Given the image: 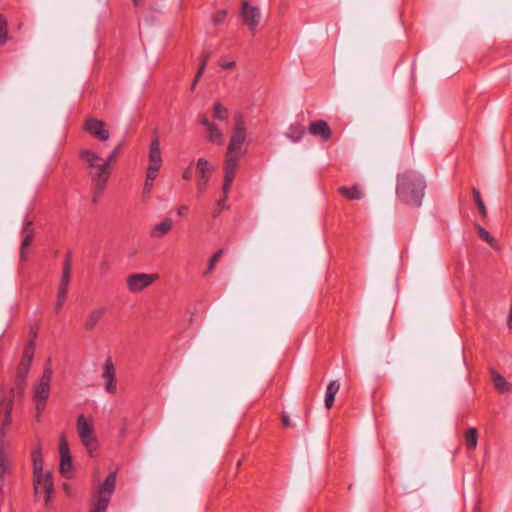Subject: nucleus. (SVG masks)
Instances as JSON below:
<instances>
[{
	"label": "nucleus",
	"instance_id": "nucleus-14",
	"mask_svg": "<svg viewBox=\"0 0 512 512\" xmlns=\"http://www.w3.org/2000/svg\"><path fill=\"white\" fill-rule=\"evenodd\" d=\"M199 123L206 127L208 131L207 139L209 142L214 144H222L223 142V133L217 127L216 124L209 121L208 117L205 114H200L198 117Z\"/></svg>",
	"mask_w": 512,
	"mask_h": 512
},
{
	"label": "nucleus",
	"instance_id": "nucleus-15",
	"mask_svg": "<svg viewBox=\"0 0 512 512\" xmlns=\"http://www.w3.org/2000/svg\"><path fill=\"white\" fill-rule=\"evenodd\" d=\"M107 310L108 309L105 306L97 307L91 310L84 320L83 328L89 332L93 331L101 319L105 316Z\"/></svg>",
	"mask_w": 512,
	"mask_h": 512
},
{
	"label": "nucleus",
	"instance_id": "nucleus-28",
	"mask_svg": "<svg viewBox=\"0 0 512 512\" xmlns=\"http://www.w3.org/2000/svg\"><path fill=\"white\" fill-rule=\"evenodd\" d=\"M305 132L306 130L302 125L294 124L289 127L287 136L293 142H298L303 137Z\"/></svg>",
	"mask_w": 512,
	"mask_h": 512
},
{
	"label": "nucleus",
	"instance_id": "nucleus-8",
	"mask_svg": "<svg viewBox=\"0 0 512 512\" xmlns=\"http://www.w3.org/2000/svg\"><path fill=\"white\" fill-rule=\"evenodd\" d=\"M157 278L156 274L134 273L127 277V288L132 293H138L150 286Z\"/></svg>",
	"mask_w": 512,
	"mask_h": 512
},
{
	"label": "nucleus",
	"instance_id": "nucleus-25",
	"mask_svg": "<svg viewBox=\"0 0 512 512\" xmlns=\"http://www.w3.org/2000/svg\"><path fill=\"white\" fill-rule=\"evenodd\" d=\"M478 443V432L476 428H469L465 433V445L468 450H475Z\"/></svg>",
	"mask_w": 512,
	"mask_h": 512
},
{
	"label": "nucleus",
	"instance_id": "nucleus-19",
	"mask_svg": "<svg viewBox=\"0 0 512 512\" xmlns=\"http://www.w3.org/2000/svg\"><path fill=\"white\" fill-rule=\"evenodd\" d=\"M215 167L205 158H199L196 162V179L210 181Z\"/></svg>",
	"mask_w": 512,
	"mask_h": 512
},
{
	"label": "nucleus",
	"instance_id": "nucleus-21",
	"mask_svg": "<svg viewBox=\"0 0 512 512\" xmlns=\"http://www.w3.org/2000/svg\"><path fill=\"white\" fill-rule=\"evenodd\" d=\"M491 376L495 388L500 393H506L511 391L512 385L508 381H506L505 378L500 373H498L495 370H491Z\"/></svg>",
	"mask_w": 512,
	"mask_h": 512
},
{
	"label": "nucleus",
	"instance_id": "nucleus-35",
	"mask_svg": "<svg viewBox=\"0 0 512 512\" xmlns=\"http://www.w3.org/2000/svg\"><path fill=\"white\" fill-rule=\"evenodd\" d=\"M209 57H210V53L209 52H205L202 54L201 56V63H200V67L197 71V74L194 78V81H193V84H192V88H194L197 84V82L199 81V79L201 78L202 74L204 73V70H205V67L207 65V62L209 60Z\"/></svg>",
	"mask_w": 512,
	"mask_h": 512
},
{
	"label": "nucleus",
	"instance_id": "nucleus-18",
	"mask_svg": "<svg viewBox=\"0 0 512 512\" xmlns=\"http://www.w3.org/2000/svg\"><path fill=\"white\" fill-rule=\"evenodd\" d=\"M149 166H162V154L160 149V141L158 137H154L151 140L150 147H149Z\"/></svg>",
	"mask_w": 512,
	"mask_h": 512
},
{
	"label": "nucleus",
	"instance_id": "nucleus-33",
	"mask_svg": "<svg viewBox=\"0 0 512 512\" xmlns=\"http://www.w3.org/2000/svg\"><path fill=\"white\" fill-rule=\"evenodd\" d=\"M472 194H473V198H474V201H475V204L480 212V214L483 216V217H486L487 216V209H486V206L482 200V197H481V194L479 192V190H477L476 188H473L472 189Z\"/></svg>",
	"mask_w": 512,
	"mask_h": 512
},
{
	"label": "nucleus",
	"instance_id": "nucleus-38",
	"mask_svg": "<svg viewBox=\"0 0 512 512\" xmlns=\"http://www.w3.org/2000/svg\"><path fill=\"white\" fill-rule=\"evenodd\" d=\"M226 16H227V11L222 9V10H219L217 11L213 17H212V21L215 25H219L221 23H223L226 19Z\"/></svg>",
	"mask_w": 512,
	"mask_h": 512
},
{
	"label": "nucleus",
	"instance_id": "nucleus-45",
	"mask_svg": "<svg viewBox=\"0 0 512 512\" xmlns=\"http://www.w3.org/2000/svg\"><path fill=\"white\" fill-rule=\"evenodd\" d=\"M182 178L186 181L191 180V178H192L191 165L187 169H185V171L182 174Z\"/></svg>",
	"mask_w": 512,
	"mask_h": 512
},
{
	"label": "nucleus",
	"instance_id": "nucleus-32",
	"mask_svg": "<svg viewBox=\"0 0 512 512\" xmlns=\"http://www.w3.org/2000/svg\"><path fill=\"white\" fill-rule=\"evenodd\" d=\"M479 237L487 242L492 248L497 247V241L493 238L490 233L485 230L482 226L476 225Z\"/></svg>",
	"mask_w": 512,
	"mask_h": 512
},
{
	"label": "nucleus",
	"instance_id": "nucleus-4",
	"mask_svg": "<svg viewBox=\"0 0 512 512\" xmlns=\"http://www.w3.org/2000/svg\"><path fill=\"white\" fill-rule=\"evenodd\" d=\"M116 477V472L112 471L107 475L103 483L94 488L91 496V512H106L116 487Z\"/></svg>",
	"mask_w": 512,
	"mask_h": 512
},
{
	"label": "nucleus",
	"instance_id": "nucleus-6",
	"mask_svg": "<svg viewBox=\"0 0 512 512\" xmlns=\"http://www.w3.org/2000/svg\"><path fill=\"white\" fill-rule=\"evenodd\" d=\"M76 427L82 444L87 449L89 455L93 456L94 452L97 451L98 441L94 435L92 424L81 414L77 418Z\"/></svg>",
	"mask_w": 512,
	"mask_h": 512
},
{
	"label": "nucleus",
	"instance_id": "nucleus-37",
	"mask_svg": "<svg viewBox=\"0 0 512 512\" xmlns=\"http://www.w3.org/2000/svg\"><path fill=\"white\" fill-rule=\"evenodd\" d=\"M223 253H224V250L223 249H219L218 251H216L211 256V258L209 259V262H208L207 270L204 272V275H208L209 273L212 272V270L214 269V267L218 263L220 257L223 255Z\"/></svg>",
	"mask_w": 512,
	"mask_h": 512
},
{
	"label": "nucleus",
	"instance_id": "nucleus-43",
	"mask_svg": "<svg viewBox=\"0 0 512 512\" xmlns=\"http://www.w3.org/2000/svg\"><path fill=\"white\" fill-rule=\"evenodd\" d=\"M208 183V180L196 179L197 190L200 194H202L206 190Z\"/></svg>",
	"mask_w": 512,
	"mask_h": 512
},
{
	"label": "nucleus",
	"instance_id": "nucleus-11",
	"mask_svg": "<svg viewBox=\"0 0 512 512\" xmlns=\"http://www.w3.org/2000/svg\"><path fill=\"white\" fill-rule=\"evenodd\" d=\"M241 17L249 29L254 31L260 22V10L257 6L250 5L248 1H243Z\"/></svg>",
	"mask_w": 512,
	"mask_h": 512
},
{
	"label": "nucleus",
	"instance_id": "nucleus-49",
	"mask_svg": "<svg viewBox=\"0 0 512 512\" xmlns=\"http://www.w3.org/2000/svg\"><path fill=\"white\" fill-rule=\"evenodd\" d=\"M234 66V62H225L221 64L223 69H231Z\"/></svg>",
	"mask_w": 512,
	"mask_h": 512
},
{
	"label": "nucleus",
	"instance_id": "nucleus-29",
	"mask_svg": "<svg viewBox=\"0 0 512 512\" xmlns=\"http://www.w3.org/2000/svg\"><path fill=\"white\" fill-rule=\"evenodd\" d=\"M222 191H223V197L217 202V205L212 210L213 218H217L224 209L228 208V206L225 205V202L228 198L230 188L227 190V192H225L224 186H223Z\"/></svg>",
	"mask_w": 512,
	"mask_h": 512
},
{
	"label": "nucleus",
	"instance_id": "nucleus-42",
	"mask_svg": "<svg viewBox=\"0 0 512 512\" xmlns=\"http://www.w3.org/2000/svg\"><path fill=\"white\" fill-rule=\"evenodd\" d=\"M119 151H120V145L116 146L112 150V152L108 155V157L105 159L109 165L116 160V158L118 157Z\"/></svg>",
	"mask_w": 512,
	"mask_h": 512
},
{
	"label": "nucleus",
	"instance_id": "nucleus-24",
	"mask_svg": "<svg viewBox=\"0 0 512 512\" xmlns=\"http://www.w3.org/2000/svg\"><path fill=\"white\" fill-rule=\"evenodd\" d=\"M339 193L349 200H359L363 197V193L357 185L352 187H340Z\"/></svg>",
	"mask_w": 512,
	"mask_h": 512
},
{
	"label": "nucleus",
	"instance_id": "nucleus-22",
	"mask_svg": "<svg viewBox=\"0 0 512 512\" xmlns=\"http://www.w3.org/2000/svg\"><path fill=\"white\" fill-rule=\"evenodd\" d=\"M31 458L33 463V475L43 473V459L40 443H38L32 451Z\"/></svg>",
	"mask_w": 512,
	"mask_h": 512
},
{
	"label": "nucleus",
	"instance_id": "nucleus-16",
	"mask_svg": "<svg viewBox=\"0 0 512 512\" xmlns=\"http://www.w3.org/2000/svg\"><path fill=\"white\" fill-rule=\"evenodd\" d=\"M310 134L319 136L322 141H328L332 136V131L328 123L324 120H317L311 122L309 126Z\"/></svg>",
	"mask_w": 512,
	"mask_h": 512
},
{
	"label": "nucleus",
	"instance_id": "nucleus-41",
	"mask_svg": "<svg viewBox=\"0 0 512 512\" xmlns=\"http://www.w3.org/2000/svg\"><path fill=\"white\" fill-rule=\"evenodd\" d=\"M66 298H67V296L57 294V300H56V304L54 307L55 313H59L61 311V309L63 308V305L66 301Z\"/></svg>",
	"mask_w": 512,
	"mask_h": 512
},
{
	"label": "nucleus",
	"instance_id": "nucleus-44",
	"mask_svg": "<svg viewBox=\"0 0 512 512\" xmlns=\"http://www.w3.org/2000/svg\"><path fill=\"white\" fill-rule=\"evenodd\" d=\"M188 206L187 205H181L177 208V214L180 216V217H184L186 216V213L188 211Z\"/></svg>",
	"mask_w": 512,
	"mask_h": 512
},
{
	"label": "nucleus",
	"instance_id": "nucleus-50",
	"mask_svg": "<svg viewBox=\"0 0 512 512\" xmlns=\"http://www.w3.org/2000/svg\"><path fill=\"white\" fill-rule=\"evenodd\" d=\"M132 1L134 2L135 5H138L141 2V0H132Z\"/></svg>",
	"mask_w": 512,
	"mask_h": 512
},
{
	"label": "nucleus",
	"instance_id": "nucleus-12",
	"mask_svg": "<svg viewBox=\"0 0 512 512\" xmlns=\"http://www.w3.org/2000/svg\"><path fill=\"white\" fill-rule=\"evenodd\" d=\"M14 390H10L9 397L0 400V433L4 435L5 429L11 423V411L13 404Z\"/></svg>",
	"mask_w": 512,
	"mask_h": 512
},
{
	"label": "nucleus",
	"instance_id": "nucleus-17",
	"mask_svg": "<svg viewBox=\"0 0 512 512\" xmlns=\"http://www.w3.org/2000/svg\"><path fill=\"white\" fill-rule=\"evenodd\" d=\"M22 243L20 247V258L21 260H25L27 257L26 249L31 245L34 238V229L32 227V222L27 221L22 229Z\"/></svg>",
	"mask_w": 512,
	"mask_h": 512
},
{
	"label": "nucleus",
	"instance_id": "nucleus-23",
	"mask_svg": "<svg viewBox=\"0 0 512 512\" xmlns=\"http://www.w3.org/2000/svg\"><path fill=\"white\" fill-rule=\"evenodd\" d=\"M339 388L340 384L336 380H333L328 384L325 394V407L327 409L332 408L334 404L335 395L339 391Z\"/></svg>",
	"mask_w": 512,
	"mask_h": 512
},
{
	"label": "nucleus",
	"instance_id": "nucleus-48",
	"mask_svg": "<svg viewBox=\"0 0 512 512\" xmlns=\"http://www.w3.org/2000/svg\"><path fill=\"white\" fill-rule=\"evenodd\" d=\"M281 420H282V423H283V425L285 427H290L291 426V420H290L288 415H282Z\"/></svg>",
	"mask_w": 512,
	"mask_h": 512
},
{
	"label": "nucleus",
	"instance_id": "nucleus-39",
	"mask_svg": "<svg viewBox=\"0 0 512 512\" xmlns=\"http://www.w3.org/2000/svg\"><path fill=\"white\" fill-rule=\"evenodd\" d=\"M161 167H157V166H149L147 167V173H146V179H148V181H153L156 179L157 177V174L159 172Z\"/></svg>",
	"mask_w": 512,
	"mask_h": 512
},
{
	"label": "nucleus",
	"instance_id": "nucleus-7",
	"mask_svg": "<svg viewBox=\"0 0 512 512\" xmlns=\"http://www.w3.org/2000/svg\"><path fill=\"white\" fill-rule=\"evenodd\" d=\"M35 494L44 493V502L47 505L54 489L52 475L50 472L33 475Z\"/></svg>",
	"mask_w": 512,
	"mask_h": 512
},
{
	"label": "nucleus",
	"instance_id": "nucleus-27",
	"mask_svg": "<svg viewBox=\"0 0 512 512\" xmlns=\"http://www.w3.org/2000/svg\"><path fill=\"white\" fill-rule=\"evenodd\" d=\"M30 366L19 363L17 368V385L21 391L24 389L25 381L28 376Z\"/></svg>",
	"mask_w": 512,
	"mask_h": 512
},
{
	"label": "nucleus",
	"instance_id": "nucleus-26",
	"mask_svg": "<svg viewBox=\"0 0 512 512\" xmlns=\"http://www.w3.org/2000/svg\"><path fill=\"white\" fill-rule=\"evenodd\" d=\"M35 347L33 344V340H28L26 343L22 358L20 360L21 364H27L28 366H31L33 357H34Z\"/></svg>",
	"mask_w": 512,
	"mask_h": 512
},
{
	"label": "nucleus",
	"instance_id": "nucleus-34",
	"mask_svg": "<svg viewBox=\"0 0 512 512\" xmlns=\"http://www.w3.org/2000/svg\"><path fill=\"white\" fill-rule=\"evenodd\" d=\"M11 471L10 458L3 452L0 451V475L5 476Z\"/></svg>",
	"mask_w": 512,
	"mask_h": 512
},
{
	"label": "nucleus",
	"instance_id": "nucleus-46",
	"mask_svg": "<svg viewBox=\"0 0 512 512\" xmlns=\"http://www.w3.org/2000/svg\"><path fill=\"white\" fill-rule=\"evenodd\" d=\"M153 181H148V179H145L144 183V193H149L152 189Z\"/></svg>",
	"mask_w": 512,
	"mask_h": 512
},
{
	"label": "nucleus",
	"instance_id": "nucleus-30",
	"mask_svg": "<svg viewBox=\"0 0 512 512\" xmlns=\"http://www.w3.org/2000/svg\"><path fill=\"white\" fill-rule=\"evenodd\" d=\"M213 118L220 121H226L228 119V110L221 103H215L213 107Z\"/></svg>",
	"mask_w": 512,
	"mask_h": 512
},
{
	"label": "nucleus",
	"instance_id": "nucleus-13",
	"mask_svg": "<svg viewBox=\"0 0 512 512\" xmlns=\"http://www.w3.org/2000/svg\"><path fill=\"white\" fill-rule=\"evenodd\" d=\"M59 453H60V472L64 476H68V474L72 471V457L69 450V445L65 436L60 438L59 444Z\"/></svg>",
	"mask_w": 512,
	"mask_h": 512
},
{
	"label": "nucleus",
	"instance_id": "nucleus-2",
	"mask_svg": "<svg viewBox=\"0 0 512 512\" xmlns=\"http://www.w3.org/2000/svg\"><path fill=\"white\" fill-rule=\"evenodd\" d=\"M425 188L424 178L415 171L406 170L397 176L396 195L406 205L421 206Z\"/></svg>",
	"mask_w": 512,
	"mask_h": 512
},
{
	"label": "nucleus",
	"instance_id": "nucleus-9",
	"mask_svg": "<svg viewBox=\"0 0 512 512\" xmlns=\"http://www.w3.org/2000/svg\"><path fill=\"white\" fill-rule=\"evenodd\" d=\"M83 128L87 133L100 141H106L110 137L109 131L105 128V123L101 120L88 118Z\"/></svg>",
	"mask_w": 512,
	"mask_h": 512
},
{
	"label": "nucleus",
	"instance_id": "nucleus-36",
	"mask_svg": "<svg viewBox=\"0 0 512 512\" xmlns=\"http://www.w3.org/2000/svg\"><path fill=\"white\" fill-rule=\"evenodd\" d=\"M71 274L62 273L58 288V294L67 296Z\"/></svg>",
	"mask_w": 512,
	"mask_h": 512
},
{
	"label": "nucleus",
	"instance_id": "nucleus-10",
	"mask_svg": "<svg viewBox=\"0 0 512 512\" xmlns=\"http://www.w3.org/2000/svg\"><path fill=\"white\" fill-rule=\"evenodd\" d=\"M102 379L105 384L106 392L109 394H114L117 391L116 369L111 357H108L104 362Z\"/></svg>",
	"mask_w": 512,
	"mask_h": 512
},
{
	"label": "nucleus",
	"instance_id": "nucleus-20",
	"mask_svg": "<svg viewBox=\"0 0 512 512\" xmlns=\"http://www.w3.org/2000/svg\"><path fill=\"white\" fill-rule=\"evenodd\" d=\"M173 228L172 219L166 217L160 223L153 226L150 231V237L153 239H160L166 236Z\"/></svg>",
	"mask_w": 512,
	"mask_h": 512
},
{
	"label": "nucleus",
	"instance_id": "nucleus-3",
	"mask_svg": "<svg viewBox=\"0 0 512 512\" xmlns=\"http://www.w3.org/2000/svg\"><path fill=\"white\" fill-rule=\"evenodd\" d=\"M79 155L85 163L88 177L95 186L93 201L97 202L110 178L111 167L104 158L91 149H81Z\"/></svg>",
	"mask_w": 512,
	"mask_h": 512
},
{
	"label": "nucleus",
	"instance_id": "nucleus-47",
	"mask_svg": "<svg viewBox=\"0 0 512 512\" xmlns=\"http://www.w3.org/2000/svg\"><path fill=\"white\" fill-rule=\"evenodd\" d=\"M31 338L29 340H33V344L35 345V340L37 338L38 329L36 327H32L30 330Z\"/></svg>",
	"mask_w": 512,
	"mask_h": 512
},
{
	"label": "nucleus",
	"instance_id": "nucleus-1",
	"mask_svg": "<svg viewBox=\"0 0 512 512\" xmlns=\"http://www.w3.org/2000/svg\"><path fill=\"white\" fill-rule=\"evenodd\" d=\"M246 138V124L242 116H237L224 161V190L227 192L234 181Z\"/></svg>",
	"mask_w": 512,
	"mask_h": 512
},
{
	"label": "nucleus",
	"instance_id": "nucleus-5",
	"mask_svg": "<svg viewBox=\"0 0 512 512\" xmlns=\"http://www.w3.org/2000/svg\"><path fill=\"white\" fill-rule=\"evenodd\" d=\"M52 368L50 365H46L44 367L42 376L40 377L38 383L34 386L33 389V399L36 403V417L39 418L40 414L44 410L46 406V402L50 395V382L52 379Z\"/></svg>",
	"mask_w": 512,
	"mask_h": 512
},
{
	"label": "nucleus",
	"instance_id": "nucleus-40",
	"mask_svg": "<svg viewBox=\"0 0 512 512\" xmlns=\"http://www.w3.org/2000/svg\"><path fill=\"white\" fill-rule=\"evenodd\" d=\"M71 268H72V256H71V253L68 252L65 256L62 273L71 274Z\"/></svg>",
	"mask_w": 512,
	"mask_h": 512
},
{
	"label": "nucleus",
	"instance_id": "nucleus-31",
	"mask_svg": "<svg viewBox=\"0 0 512 512\" xmlns=\"http://www.w3.org/2000/svg\"><path fill=\"white\" fill-rule=\"evenodd\" d=\"M8 25L4 15L0 14V45H4L8 42Z\"/></svg>",
	"mask_w": 512,
	"mask_h": 512
}]
</instances>
